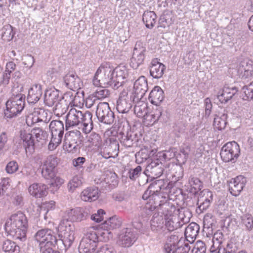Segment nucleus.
Returning <instances> with one entry per match:
<instances>
[{"label":"nucleus","mask_w":253,"mask_h":253,"mask_svg":"<svg viewBox=\"0 0 253 253\" xmlns=\"http://www.w3.org/2000/svg\"><path fill=\"white\" fill-rule=\"evenodd\" d=\"M27 226L26 217L22 213L12 215L5 224V230L15 239L21 240L26 237Z\"/></svg>","instance_id":"nucleus-1"},{"label":"nucleus","mask_w":253,"mask_h":253,"mask_svg":"<svg viewBox=\"0 0 253 253\" xmlns=\"http://www.w3.org/2000/svg\"><path fill=\"white\" fill-rule=\"evenodd\" d=\"M25 99V95L15 93L13 90L11 96L5 103L4 116L9 119L17 116L24 108Z\"/></svg>","instance_id":"nucleus-2"},{"label":"nucleus","mask_w":253,"mask_h":253,"mask_svg":"<svg viewBox=\"0 0 253 253\" xmlns=\"http://www.w3.org/2000/svg\"><path fill=\"white\" fill-rule=\"evenodd\" d=\"M45 132L40 128H34L31 131V133H28L25 131L21 133L20 143H22L26 152L30 154H33L35 151L36 142L34 137L37 139V141L43 139L45 136Z\"/></svg>","instance_id":"nucleus-3"},{"label":"nucleus","mask_w":253,"mask_h":253,"mask_svg":"<svg viewBox=\"0 0 253 253\" xmlns=\"http://www.w3.org/2000/svg\"><path fill=\"white\" fill-rule=\"evenodd\" d=\"M92 83L96 86H111L113 88L114 82L112 69L109 66L101 65L94 75Z\"/></svg>","instance_id":"nucleus-4"},{"label":"nucleus","mask_w":253,"mask_h":253,"mask_svg":"<svg viewBox=\"0 0 253 253\" xmlns=\"http://www.w3.org/2000/svg\"><path fill=\"white\" fill-rule=\"evenodd\" d=\"M67 221L63 220L58 227V231L60 233L59 236L63 237V239H57L56 243V246L60 250L70 247L75 239L74 231L71 229L69 225L67 227Z\"/></svg>","instance_id":"nucleus-5"},{"label":"nucleus","mask_w":253,"mask_h":253,"mask_svg":"<svg viewBox=\"0 0 253 253\" xmlns=\"http://www.w3.org/2000/svg\"><path fill=\"white\" fill-rule=\"evenodd\" d=\"M240 153V147L235 141L229 142L222 147L220 155L221 159L224 162H236Z\"/></svg>","instance_id":"nucleus-6"},{"label":"nucleus","mask_w":253,"mask_h":253,"mask_svg":"<svg viewBox=\"0 0 253 253\" xmlns=\"http://www.w3.org/2000/svg\"><path fill=\"white\" fill-rule=\"evenodd\" d=\"M159 199L149 200V202L146 204L142 210L141 214L142 217L151 214L154 211H156L159 213L161 212L163 214L164 212L169 210H170V211H172L174 207L170 205L168 203H160Z\"/></svg>","instance_id":"nucleus-7"},{"label":"nucleus","mask_w":253,"mask_h":253,"mask_svg":"<svg viewBox=\"0 0 253 253\" xmlns=\"http://www.w3.org/2000/svg\"><path fill=\"white\" fill-rule=\"evenodd\" d=\"M53 234V231L49 229H42L36 233L35 238L36 240L39 242L40 249L42 246L56 247L57 238Z\"/></svg>","instance_id":"nucleus-8"},{"label":"nucleus","mask_w":253,"mask_h":253,"mask_svg":"<svg viewBox=\"0 0 253 253\" xmlns=\"http://www.w3.org/2000/svg\"><path fill=\"white\" fill-rule=\"evenodd\" d=\"M96 115L98 120L106 124L113 123L115 116L107 102H100L97 105Z\"/></svg>","instance_id":"nucleus-9"},{"label":"nucleus","mask_w":253,"mask_h":253,"mask_svg":"<svg viewBox=\"0 0 253 253\" xmlns=\"http://www.w3.org/2000/svg\"><path fill=\"white\" fill-rule=\"evenodd\" d=\"M137 239L136 234L131 228H124L118 235L117 244L123 248L131 247Z\"/></svg>","instance_id":"nucleus-10"},{"label":"nucleus","mask_w":253,"mask_h":253,"mask_svg":"<svg viewBox=\"0 0 253 253\" xmlns=\"http://www.w3.org/2000/svg\"><path fill=\"white\" fill-rule=\"evenodd\" d=\"M146 47L140 41L137 42L133 49V56L131 59L130 66L134 69L142 64L145 59Z\"/></svg>","instance_id":"nucleus-11"},{"label":"nucleus","mask_w":253,"mask_h":253,"mask_svg":"<svg viewBox=\"0 0 253 253\" xmlns=\"http://www.w3.org/2000/svg\"><path fill=\"white\" fill-rule=\"evenodd\" d=\"M164 170L163 164L159 159H155L146 166L143 173L148 177L156 178L162 175Z\"/></svg>","instance_id":"nucleus-12"},{"label":"nucleus","mask_w":253,"mask_h":253,"mask_svg":"<svg viewBox=\"0 0 253 253\" xmlns=\"http://www.w3.org/2000/svg\"><path fill=\"white\" fill-rule=\"evenodd\" d=\"M67 220L72 222H81L89 217L90 212L88 208H76L67 211Z\"/></svg>","instance_id":"nucleus-13"},{"label":"nucleus","mask_w":253,"mask_h":253,"mask_svg":"<svg viewBox=\"0 0 253 253\" xmlns=\"http://www.w3.org/2000/svg\"><path fill=\"white\" fill-rule=\"evenodd\" d=\"M175 208L172 211H170V210L166 211L164 212L165 216V231L167 230L168 232L173 231L174 230L178 229L182 226V224L179 220L178 217L176 215L173 214L175 212Z\"/></svg>","instance_id":"nucleus-14"},{"label":"nucleus","mask_w":253,"mask_h":253,"mask_svg":"<svg viewBox=\"0 0 253 253\" xmlns=\"http://www.w3.org/2000/svg\"><path fill=\"white\" fill-rule=\"evenodd\" d=\"M81 133L79 130L69 131L68 136L65 135V137H66V144L68 145L66 148L68 149V151L74 152L79 149V144L81 141Z\"/></svg>","instance_id":"nucleus-15"},{"label":"nucleus","mask_w":253,"mask_h":253,"mask_svg":"<svg viewBox=\"0 0 253 253\" xmlns=\"http://www.w3.org/2000/svg\"><path fill=\"white\" fill-rule=\"evenodd\" d=\"M82 117H83V112L82 111L77 110L75 108L71 109L66 117V130H68L71 127L81 124Z\"/></svg>","instance_id":"nucleus-16"},{"label":"nucleus","mask_w":253,"mask_h":253,"mask_svg":"<svg viewBox=\"0 0 253 253\" xmlns=\"http://www.w3.org/2000/svg\"><path fill=\"white\" fill-rule=\"evenodd\" d=\"M119 135L121 143L126 147H130L138 141L137 134L130 130L128 125L120 131Z\"/></svg>","instance_id":"nucleus-17"},{"label":"nucleus","mask_w":253,"mask_h":253,"mask_svg":"<svg viewBox=\"0 0 253 253\" xmlns=\"http://www.w3.org/2000/svg\"><path fill=\"white\" fill-rule=\"evenodd\" d=\"M132 107V101L130 96L127 95V92L123 90L120 95L117 102L116 109L121 113H127Z\"/></svg>","instance_id":"nucleus-18"},{"label":"nucleus","mask_w":253,"mask_h":253,"mask_svg":"<svg viewBox=\"0 0 253 253\" xmlns=\"http://www.w3.org/2000/svg\"><path fill=\"white\" fill-rule=\"evenodd\" d=\"M114 84L113 88L116 89L122 86L125 83V80L128 76L127 70L125 66H119L112 70Z\"/></svg>","instance_id":"nucleus-19"},{"label":"nucleus","mask_w":253,"mask_h":253,"mask_svg":"<svg viewBox=\"0 0 253 253\" xmlns=\"http://www.w3.org/2000/svg\"><path fill=\"white\" fill-rule=\"evenodd\" d=\"M247 182L246 178L242 175L237 176L232 179L228 183L229 190L235 196L239 195Z\"/></svg>","instance_id":"nucleus-20"},{"label":"nucleus","mask_w":253,"mask_h":253,"mask_svg":"<svg viewBox=\"0 0 253 253\" xmlns=\"http://www.w3.org/2000/svg\"><path fill=\"white\" fill-rule=\"evenodd\" d=\"M237 74L243 80H252L253 77V65L252 62H242L238 68Z\"/></svg>","instance_id":"nucleus-21"},{"label":"nucleus","mask_w":253,"mask_h":253,"mask_svg":"<svg viewBox=\"0 0 253 253\" xmlns=\"http://www.w3.org/2000/svg\"><path fill=\"white\" fill-rule=\"evenodd\" d=\"M190 247L188 242L179 240L176 245L174 243L165 245L166 253H188Z\"/></svg>","instance_id":"nucleus-22"},{"label":"nucleus","mask_w":253,"mask_h":253,"mask_svg":"<svg viewBox=\"0 0 253 253\" xmlns=\"http://www.w3.org/2000/svg\"><path fill=\"white\" fill-rule=\"evenodd\" d=\"M64 82L66 86L73 90H77L83 85L81 79L76 74H67L64 77Z\"/></svg>","instance_id":"nucleus-23"},{"label":"nucleus","mask_w":253,"mask_h":253,"mask_svg":"<svg viewBox=\"0 0 253 253\" xmlns=\"http://www.w3.org/2000/svg\"><path fill=\"white\" fill-rule=\"evenodd\" d=\"M212 193L211 191L204 189L201 191L197 203L200 210L204 211L208 208L212 201Z\"/></svg>","instance_id":"nucleus-24"},{"label":"nucleus","mask_w":253,"mask_h":253,"mask_svg":"<svg viewBox=\"0 0 253 253\" xmlns=\"http://www.w3.org/2000/svg\"><path fill=\"white\" fill-rule=\"evenodd\" d=\"M164 220L162 215L154 214L150 221L151 230L155 233L166 234Z\"/></svg>","instance_id":"nucleus-25"},{"label":"nucleus","mask_w":253,"mask_h":253,"mask_svg":"<svg viewBox=\"0 0 253 253\" xmlns=\"http://www.w3.org/2000/svg\"><path fill=\"white\" fill-rule=\"evenodd\" d=\"M42 94V85L39 84H34L29 89L27 101L29 103L35 104L40 100Z\"/></svg>","instance_id":"nucleus-26"},{"label":"nucleus","mask_w":253,"mask_h":253,"mask_svg":"<svg viewBox=\"0 0 253 253\" xmlns=\"http://www.w3.org/2000/svg\"><path fill=\"white\" fill-rule=\"evenodd\" d=\"M237 91L238 90L236 87L225 85L222 89L219 91L217 97L221 103H226L232 98Z\"/></svg>","instance_id":"nucleus-27"},{"label":"nucleus","mask_w":253,"mask_h":253,"mask_svg":"<svg viewBox=\"0 0 253 253\" xmlns=\"http://www.w3.org/2000/svg\"><path fill=\"white\" fill-rule=\"evenodd\" d=\"M149 69L150 75L153 78L159 79L163 76L166 66L156 58L152 60Z\"/></svg>","instance_id":"nucleus-28"},{"label":"nucleus","mask_w":253,"mask_h":253,"mask_svg":"<svg viewBox=\"0 0 253 253\" xmlns=\"http://www.w3.org/2000/svg\"><path fill=\"white\" fill-rule=\"evenodd\" d=\"M121 220L117 216L115 215L110 217L101 224V228L104 230H106L107 232H102L100 233V235L105 237L106 234H110L111 233L108 231V230L118 228L121 226Z\"/></svg>","instance_id":"nucleus-29"},{"label":"nucleus","mask_w":253,"mask_h":253,"mask_svg":"<svg viewBox=\"0 0 253 253\" xmlns=\"http://www.w3.org/2000/svg\"><path fill=\"white\" fill-rule=\"evenodd\" d=\"M133 87L137 97L142 98L148 89L147 81L145 77H140L135 82Z\"/></svg>","instance_id":"nucleus-30"},{"label":"nucleus","mask_w":253,"mask_h":253,"mask_svg":"<svg viewBox=\"0 0 253 253\" xmlns=\"http://www.w3.org/2000/svg\"><path fill=\"white\" fill-rule=\"evenodd\" d=\"M47 186L42 183H34L29 187L30 194L37 198L45 196L48 193Z\"/></svg>","instance_id":"nucleus-31"},{"label":"nucleus","mask_w":253,"mask_h":253,"mask_svg":"<svg viewBox=\"0 0 253 253\" xmlns=\"http://www.w3.org/2000/svg\"><path fill=\"white\" fill-rule=\"evenodd\" d=\"M59 92L55 89H46L44 94V102L49 107H52L59 100Z\"/></svg>","instance_id":"nucleus-32"},{"label":"nucleus","mask_w":253,"mask_h":253,"mask_svg":"<svg viewBox=\"0 0 253 253\" xmlns=\"http://www.w3.org/2000/svg\"><path fill=\"white\" fill-rule=\"evenodd\" d=\"M164 99L163 89L159 86H155L149 94V99L152 104L159 106Z\"/></svg>","instance_id":"nucleus-33"},{"label":"nucleus","mask_w":253,"mask_h":253,"mask_svg":"<svg viewBox=\"0 0 253 253\" xmlns=\"http://www.w3.org/2000/svg\"><path fill=\"white\" fill-rule=\"evenodd\" d=\"M200 227L195 222H192L185 228V236L187 241L193 242L196 238L199 231Z\"/></svg>","instance_id":"nucleus-34"},{"label":"nucleus","mask_w":253,"mask_h":253,"mask_svg":"<svg viewBox=\"0 0 253 253\" xmlns=\"http://www.w3.org/2000/svg\"><path fill=\"white\" fill-rule=\"evenodd\" d=\"M81 197L85 202L95 201L98 198V189L96 187L87 188L81 193Z\"/></svg>","instance_id":"nucleus-35"},{"label":"nucleus","mask_w":253,"mask_h":253,"mask_svg":"<svg viewBox=\"0 0 253 253\" xmlns=\"http://www.w3.org/2000/svg\"><path fill=\"white\" fill-rule=\"evenodd\" d=\"M92 115L91 112L86 111L84 113H83V117H82L81 124H83V130L85 133L89 132L93 128V122L92 120Z\"/></svg>","instance_id":"nucleus-36"},{"label":"nucleus","mask_w":253,"mask_h":253,"mask_svg":"<svg viewBox=\"0 0 253 253\" xmlns=\"http://www.w3.org/2000/svg\"><path fill=\"white\" fill-rule=\"evenodd\" d=\"M157 15L154 11H145L143 15L142 20L146 27L152 28L156 22Z\"/></svg>","instance_id":"nucleus-37"},{"label":"nucleus","mask_w":253,"mask_h":253,"mask_svg":"<svg viewBox=\"0 0 253 253\" xmlns=\"http://www.w3.org/2000/svg\"><path fill=\"white\" fill-rule=\"evenodd\" d=\"M175 212H176L175 215H176L177 217H178V220L181 222L182 226L188 223L192 216L191 212L186 208L178 209L176 210H175Z\"/></svg>","instance_id":"nucleus-38"},{"label":"nucleus","mask_w":253,"mask_h":253,"mask_svg":"<svg viewBox=\"0 0 253 253\" xmlns=\"http://www.w3.org/2000/svg\"><path fill=\"white\" fill-rule=\"evenodd\" d=\"M33 115L37 122L47 123L49 121L50 118L48 117L47 113L42 108H35Z\"/></svg>","instance_id":"nucleus-39"},{"label":"nucleus","mask_w":253,"mask_h":253,"mask_svg":"<svg viewBox=\"0 0 253 253\" xmlns=\"http://www.w3.org/2000/svg\"><path fill=\"white\" fill-rule=\"evenodd\" d=\"M97 245L94 242H89L87 240L82 239L79 247L80 253H92Z\"/></svg>","instance_id":"nucleus-40"},{"label":"nucleus","mask_w":253,"mask_h":253,"mask_svg":"<svg viewBox=\"0 0 253 253\" xmlns=\"http://www.w3.org/2000/svg\"><path fill=\"white\" fill-rule=\"evenodd\" d=\"M164 181L163 180L159 179L152 182L148 188L149 190L151 192L152 194L155 196L157 199H160V197L158 196V193L160 190L165 188L164 187Z\"/></svg>","instance_id":"nucleus-41"},{"label":"nucleus","mask_w":253,"mask_h":253,"mask_svg":"<svg viewBox=\"0 0 253 253\" xmlns=\"http://www.w3.org/2000/svg\"><path fill=\"white\" fill-rule=\"evenodd\" d=\"M227 114L225 111L219 116H216L214 119L213 125L219 130L224 129L227 122Z\"/></svg>","instance_id":"nucleus-42"},{"label":"nucleus","mask_w":253,"mask_h":253,"mask_svg":"<svg viewBox=\"0 0 253 253\" xmlns=\"http://www.w3.org/2000/svg\"><path fill=\"white\" fill-rule=\"evenodd\" d=\"M51 134H64V126L63 122L59 120H53L49 125Z\"/></svg>","instance_id":"nucleus-43"},{"label":"nucleus","mask_w":253,"mask_h":253,"mask_svg":"<svg viewBox=\"0 0 253 253\" xmlns=\"http://www.w3.org/2000/svg\"><path fill=\"white\" fill-rule=\"evenodd\" d=\"M241 225L247 231L253 229V217L250 214H245L241 217Z\"/></svg>","instance_id":"nucleus-44"},{"label":"nucleus","mask_w":253,"mask_h":253,"mask_svg":"<svg viewBox=\"0 0 253 253\" xmlns=\"http://www.w3.org/2000/svg\"><path fill=\"white\" fill-rule=\"evenodd\" d=\"M2 249L5 253H18L20 248L15 243L9 240L5 241L2 245Z\"/></svg>","instance_id":"nucleus-45"},{"label":"nucleus","mask_w":253,"mask_h":253,"mask_svg":"<svg viewBox=\"0 0 253 253\" xmlns=\"http://www.w3.org/2000/svg\"><path fill=\"white\" fill-rule=\"evenodd\" d=\"M87 142L89 147H95L99 148L102 145V139L101 136L97 133L92 132L87 138Z\"/></svg>","instance_id":"nucleus-46"},{"label":"nucleus","mask_w":253,"mask_h":253,"mask_svg":"<svg viewBox=\"0 0 253 253\" xmlns=\"http://www.w3.org/2000/svg\"><path fill=\"white\" fill-rule=\"evenodd\" d=\"M134 113L138 117H145L147 114V105L142 102L139 101L134 106Z\"/></svg>","instance_id":"nucleus-47"},{"label":"nucleus","mask_w":253,"mask_h":253,"mask_svg":"<svg viewBox=\"0 0 253 253\" xmlns=\"http://www.w3.org/2000/svg\"><path fill=\"white\" fill-rule=\"evenodd\" d=\"M63 99L64 97H63L62 99H60L59 101H58L54 107V113L57 116H62L66 113L68 109V103Z\"/></svg>","instance_id":"nucleus-48"},{"label":"nucleus","mask_w":253,"mask_h":253,"mask_svg":"<svg viewBox=\"0 0 253 253\" xmlns=\"http://www.w3.org/2000/svg\"><path fill=\"white\" fill-rule=\"evenodd\" d=\"M189 184L191 187V192L196 194L198 191L200 190L202 187V182L197 177L190 176L188 180Z\"/></svg>","instance_id":"nucleus-49"},{"label":"nucleus","mask_w":253,"mask_h":253,"mask_svg":"<svg viewBox=\"0 0 253 253\" xmlns=\"http://www.w3.org/2000/svg\"><path fill=\"white\" fill-rule=\"evenodd\" d=\"M14 35L13 27L9 24L4 25L2 29V39L5 41H10Z\"/></svg>","instance_id":"nucleus-50"},{"label":"nucleus","mask_w":253,"mask_h":253,"mask_svg":"<svg viewBox=\"0 0 253 253\" xmlns=\"http://www.w3.org/2000/svg\"><path fill=\"white\" fill-rule=\"evenodd\" d=\"M98 234L93 227H90L82 239H86L91 243L94 242L97 245L98 242Z\"/></svg>","instance_id":"nucleus-51"},{"label":"nucleus","mask_w":253,"mask_h":253,"mask_svg":"<svg viewBox=\"0 0 253 253\" xmlns=\"http://www.w3.org/2000/svg\"><path fill=\"white\" fill-rule=\"evenodd\" d=\"M63 134H51V139L48 144L49 150L52 151L56 148L62 142Z\"/></svg>","instance_id":"nucleus-52"},{"label":"nucleus","mask_w":253,"mask_h":253,"mask_svg":"<svg viewBox=\"0 0 253 253\" xmlns=\"http://www.w3.org/2000/svg\"><path fill=\"white\" fill-rule=\"evenodd\" d=\"M42 177L46 179H53L55 177L56 169L42 166Z\"/></svg>","instance_id":"nucleus-53"},{"label":"nucleus","mask_w":253,"mask_h":253,"mask_svg":"<svg viewBox=\"0 0 253 253\" xmlns=\"http://www.w3.org/2000/svg\"><path fill=\"white\" fill-rule=\"evenodd\" d=\"M162 113L163 109L162 107L160 106H156L155 108L153 109L151 114H148V117H151L153 118V124H155L159 121H161Z\"/></svg>","instance_id":"nucleus-54"},{"label":"nucleus","mask_w":253,"mask_h":253,"mask_svg":"<svg viewBox=\"0 0 253 253\" xmlns=\"http://www.w3.org/2000/svg\"><path fill=\"white\" fill-rule=\"evenodd\" d=\"M58 159L54 155H49L47 157L42 166L55 169L58 165Z\"/></svg>","instance_id":"nucleus-55"},{"label":"nucleus","mask_w":253,"mask_h":253,"mask_svg":"<svg viewBox=\"0 0 253 253\" xmlns=\"http://www.w3.org/2000/svg\"><path fill=\"white\" fill-rule=\"evenodd\" d=\"M212 221L211 218H209L208 216L204 217L203 230L209 234H213V226L215 225Z\"/></svg>","instance_id":"nucleus-56"},{"label":"nucleus","mask_w":253,"mask_h":253,"mask_svg":"<svg viewBox=\"0 0 253 253\" xmlns=\"http://www.w3.org/2000/svg\"><path fill=\"white\" fill-rule=\"evenodd\" d=\"M242 90L245 94L244 96L245 100L253 101V82L248 86H244L242 88Z\"/></svg>","instance_id":"nucleus-57"},{"label":"nucleus","mask_w":253,"mask_h":253,"mask_svg":"<svg viewBox=\"0 0 253 253\" xmlns=\"http://www.w3.org/2000/svg\"><path fill=\"white\" fill-rule=\"evenodd\" d=\"M207 253V247L205 243L199 240L196 242L194 247L192 250V253Z\"/></svg>","instance_id":"nucleus-58"},{"label":"nucleus","mask_w":253,"mask_h":253,"mask_svg":"<svg viewBox=\"0 0 253 253\" xmlns=\"http://www.w3.org/2000/svg\"><path fill=\"white\" fill-rule=\"evenodd\" d=\"M82 184V181L78 176H74L68 184V188L71 192H73L74 190L80 186Z\"/></svg>","instance_id":"nucleus-59"},{"label":"nucleus","mask_w":253,"mask_h":253,"mask_svg":"<svg viewBox=\"0 0 253 253\" xmlns=\"http://www.w3.org/2000/svg\"><path fill=\"white\" fill-rule=\"evenodd\" d=\"M142 174V168L137 166L134 169H130L128 173L129 178L132 180H135Z\"/></svg>","instance_id":"nucleus-60"},{"label":"nucleus","mask_w":253,"mask_h":253,"mask_svg":"<svg viewBox=\"0 0 253 253\" xmlns=\"http://www.w3.org/2000/svg\"><path fill=\"white\" fill-rule=\"evenodd\" d=\"M54 206L55 202L53 201L44 203L40 208L41 211L40 212V214H44V213L47 214L49 211L53 209Z\"/></svg>","instance_id":"nucleus-61"},{"label":"nucleus","mask_w":253,"mask_h":253,"mask_svg":"<svg viewBox=\"0 0 253 253\" xmlns=\"http://www.w3.org/2000/svg\"><path fill=\"white\" fill-rule=\"evenodd\" d=\"M136 162L141 163L149 158V155L146 150H141L135 154Z\"/></svg>","instance_id":"nucleus-62"},{"label":"nucleus","mask_w":253,"mask_h":253,"mask_svg":"<svg viewBox=\"0 0 253 253\" xmlns=\"http://www.w3.org/2000/svg\"><path fill=\"white\" fill-rule=\"evenodd\" d=\"M118 145V144H112L107 147H106L104 149L103 151H101L102 156L105 159L113 157L112 153L111 152V150H112L114 147L116 148Z\"/></svg>","instance_id":"nucleus-63"},{"label":"nucleus","mask_w":253,"mask_h":253,"mask_svg":"<svg viewBox=\"0 0 253 253\" xmlns=\"http://www.w3.org/2000/svg\"><path fill=\"white\" fill-rule=\"evenodd\" d=\"M106 214L105 211L102 209L97 211V213H94L91 216V220L96 222H100L104 219V215Z\"/></svg>","instance_id":"nucleus-64"}]
</instances>
